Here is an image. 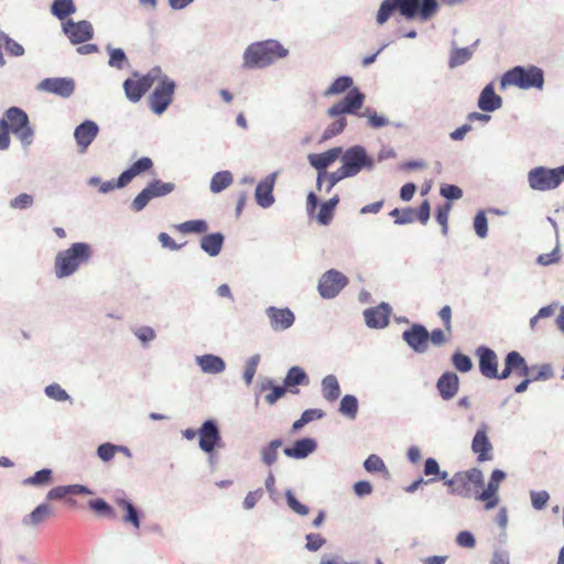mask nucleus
Listing matches in <instances>:
<instances>
[{
	"instance_id": "obj_1",
	"label": "nucleus",
	"mask_w": 564,
	"mask_h": 564,
	"mask_svg": "<svg viewBox=\"0 0 564 564\" xmlns=\"http://www.w3.org/2000/svg\"><path fill=\"white\" fill-rule=\"evenodd\" d=\"M289 51L275 40L250 44L243 53V68H263L288 55Z\"/></svg>"
},
{
	"instance_id": "obj_2",
	"label": "nucleus",
	"mask_w": 564,
	"mask_h": 564,
	"mask_svg": "<svg viewBox=\"0 0 564 564\" xmlns=\"http://www.w3.org/2000/svg\"><path fill=\"white\" fill-rule=\"evenodd\" d=\"M91 257V248L85 242H75L68 249L57 253L54 269L57 278L63 279L72 275Z\"/></svg>"
},
{
	"instance_id": "obj_3",
	"label": "nucleus",
	"mask_w": 564,
	"mask_h": 564,
	"mask_svg": "<svg viewBox=\"0 0 564 564\" xmlns=\"http://www.w3.org/2000/svg\"><path fill=\"white\" fill-rule=\"evenodd\" d=\"M544 85L543 70L534 65L529 67L516 66L503 74L500 89L514 86L519 89H542Z\"/></svg>"
},
{
	"instance_id": "obj_4",
	"label": "nucleus",
	"mask_w": 564,
	"mask_h": 564,
	"mask_svg": "<svg viewBox=\"0 0 564 564\" xmlns=\"http://www.w3.org/2000/svg\"><path fill=\"white\" fill-rule=\"evenodd\" d=\"M564 182V165L549 169L536 166L529 171L528 183L534 191L546 192L556 188Z\"/></svg>"
},
{
	"instance_id": "obj_5",
	"label": "nucleus",
	"mask_w": 564,
	"mask_h": 564,
	"mask_svg": "<svg viewBox=\"0 0 564 564\" xmlns=\"http://www.w3.org/2000/svg\"><path fill=\"white\" fill-rule=\"evenodd\" d=\"M445 484L451 488L452 494L468 498L474 489L482 487L484 476L480 469L470 468L456 473L452 478L446 479Z\"/></svg>"
},
{
	"instance_id": "obj_6",
	"label": "nucleus",
	"mask_w": 564,
	"mask_h": 564,
	"mask_svg": "<svg viewBox=\"0 0 564 564\" xmlns=\"http://www.w3.org/2000/svg\"><path fill=\"white\" fill-rule=\"evenodd\" d=\"M160 77L161 68L154 67L143 76L134 74L132 78L126 79L123 89L127 98L132 102H138Z\"/></svg>"
},
{
	"instance_id": "obj_7",
	"label": "nucleus",
	"mask_w": 564,
	"mask_h": 564,
	"mask_svg": "<svg viewBox=\"0 0 564 564\" xmlns=\"http://www.w3.org/2000/svg\"><path fill=\"white\" fill-rule=\"evenodd\" d=\"M11 130L24 147L33 141V129L30 126L28 115L18 107H11L6 111L4 118Z\"/></svg>"
},
{
	"instance_id": "obj_8",
	"label": "nucleus",
	"mask_w": 564,
	"mask_h": 564,
	"mask_svg": "<svg viewBox=\"0 0 564 564\" xmlns=\"http://www.w3.org/2000/svg\"><path fill=\"white\" fill-rule=\"evenodd\" d=\"M343 165L340 169L344 175L352 177L357 175L362 169L372 167V160L367 155L366 150L360 145H355L347 149L340 156Z\"/></svg>"
},
{
	"instance_id": "obj_9",
	"label": "nucleus",
	"mask_w": 564,
	"mask_h": 564,
	"mask_svg": "<svg viewBox=\"0 0 564 564\" xmlns=\"http://www.w3.org/2000/svg\"><path fill=\"white\" fill-rule=\"evenodd\" d=\"M158 82L159 84L149 97V105L154 113L162 115L173 101L175 83L162 75Z\"/></svg>"
},
{
	"instance_id": "obj_10",
	"label": "nucleus",
	"mask_w": 564,
	"mask_h": 564,
	"mask_svg": "<svg viewBox=\"0 0 564 564\" xmlns=\"http://www.w3.org/2000/svg\"><path fill=\"white\" fill-rule=\"evenodd\" d=\"M366 96L357 87H352L341 100L328 108L330 118L344 117L346 113H357L364 106Z\"/></svg>"
},
{
	"instance_id": "obj_11",
	"label": "nucleus",
	"mask_w": 564,
	"mask_h": 564,
	"mask_svg": "<svg viewBox=\"0 0 564 564\" xmlns=\"http://www.w3.org/2000/svg\"><path fill=\"white\" fill-rule=\"evenodd\" d=\"M339 202L338 196H334L330 199L324 202L318 212L315 214L316 208L318 206L317 197L314 193H310L306 199V209L310 216L315 217L318 224L323 226H327L330 224L334 217V212Z\"/></svg>"
},
{
	"instance_id": "obj_12",
	"label": "nucleus",
	"mask_w": 564,
	"mask_h": 564,
	"mask_svg": "<svg viewBox=\"0 0 564 564\" xmlns=\"http://www.w3.org/2000/svg\"><path fill=\"white\" fill-rule=\"evenodd\" d=\"M348 283V279L337 270H328L318 282L319 294L324 299L335 297Z\"/></svg>"
},
{
	"instance_id": "obj_13",
	"label": "nucleus",
	"mask_w": 564,
	"mask_h": 564,
	"mask_svg": "<svg viewBox=\"0 0 564 564\" xmlns=\"http://www.w3.org/2000/svg\"><path fill=\"white\" fill-rule=\"evenodd\" d=\"M343 153L341 148H332L323 153L310 154V164L317 170V187L321 188L322 182L326 176V169L333 164Z\"/></svg>"
},
{
	"instance_id": "obj_14",
	"label": "nucleus",
	"mask_w": 564,
	"mask_h": 564,
	"mask_svg": "<svg viewBox=\"0 0 564 564\" xmlns=\"http://www.w3.org/2000/svg\"><path fill=\"white\" fill-rule=\"evenodd\" d=\"M476 356L479 359V371L485 378L500 379V372L498 371V357L492 349L486 346H480L476 349Z\"/></svg>"
},
{
	"instance_id": "obj_15",
	"label": "nucleus",
	"mask_w": 564,
	"mask_h": 564,
	"mask_svg": "<svg viewBox=\"0 0 564 564\" xmlns=\"http://www.w3.org/2000/svg\"><path fill=\"white\" fill-rule=\"evenodd\" d=\"M198 436L199 447L206 453H212L221 442L220 432L216 423L212 420H207L203 423L198 430Z\"/></svg>"
},
{
	"instance_id": "obj_16",
	"label": "nucleus",
	"mask_w": 564,
	"mask_h": 564,
	"mask_svg": "<svg viewBox=\"0 0 564 564\" xmlns=\"http://www.w3.org/2000/svg\"><path fill=\"white\" fill-rule=\"evenodd\" d=\"M37 88L63 98H68L75 90V83L73 79L64 77L45 78L39 84Z\"/></svg>"
},
{
	"instance_id": "obj_17",
	"label": "nucleus",
	"mask_w": 564,
	"mask_h": 564,
	"mask_svg": "<svg viewBox=\"0 0 564 564\" xmlns=\"http://www.w3.org/2000/svg\"><path fill=\"white\" fill-rule=\"evenodd\" d=\"M404 341L416 352H425L430 339V333L420 324H414L403 332Z\"/></svg>"
},
{
	"instance_id": "obj_18",
	"label": "nucleus",
	"mask_w": 564,
	"mask_h": 564,
	"mask_svg": "<svg viewBox=\"0 0 564 564\" xmlns=\"http://www.w3.org/2000/svg\"><path fill=\"white\" fill-rule=\"evenodd\" d=\"M63 31L72 43H84L93 37V26L88 21L73 22L70 20L63 23Z\"/></svg>"
},
{
	"instance_id": "obj_19",
	"label": "nucleus",
	"mask_w": 564,
	"mask_h": 564,
	"mask_svg": "<svg viewBox=\"0 0 564 564\" xmlns=\"http://www.w3.org/2000/svg\"><path fill=\"white\" fill-rule=\"evenodd\" d=\"M99 132L98 124L93 120H85L76 127L74 138L79 148V152L84 153L93 143Z\"/></svg>"
},
{
	"instance_id": "obj_20",
	"label": "nucleus",
	"mask_w": 564,
	"mask_h": 564,
	"mask_svg": "<svg viewBox=\"0 0 564 564\" xmlns=\"http://www.w3.org/2000/svg\"><path fill=\"white\" fill-rule=\"evenodd\" d=\"M519 377H529L530 368L525 359L516 350L510 351L505 359V368L500 372V379H507L511 373Z\"/></svg>"
},
{
	"instance_id": "obj_21",
	"label": "nucleus",
	"mask_w": 564,
	"mask_h": 564,
	"mask_svg": "<svg viewBox=\"0 0 564 564\" xmlns=\"http://www.w3.org/2000/svg\"><path fill=\"white\" fill-rule=\"evenodd\" d=\"M471 449L477 454L479 463L492 459V445L487 436V426H481L475 434L471 442Z\"/></svg>"
},
{
	"instance_id": "obj_22",
	"label": "nucleus",
	"mask_w": 564,
	"mask_h": 564,
	"mask_svg": "<svg viewBox=\"0 0 564 564\" xmlns=\"http://www.w3.org/2000/svg\"><path fill=\"white\" fill-rule=\"evenodd\" d=\"M265 312L274 330H284L291 327L295 321L293 312L289 308L270 306Z\"/></svg>"
},
{
	"instance_id": "obj_23",
	"label": "nucleus",
	"mask_w": 564,
	"mask_h": 564,
	"mask_svg": "<svg viewBox=\"0 0 564 564\" xmlns=\"http://www.w3.org/2000/svg\"><path fill=\"white\" fill-rule=\"evenodd\" d=\"M364 315L369 327L382 328L389 323L390 308L388 304L382 303L378 306L366 310Z\"/></svg>"
},
{
	"instance_id": "obj_24",
	"label": "nucleus",
	"mask_w": 564,
	"mask_h": 564,
	"mask_svg": "<svg viewBox=\"0 0 564 564\" xmlns=\"http://www.w3.org/2000/svg\"><path fill=\"white\" fill-rule=\"evenodd\" d=\"M275 183V174H270L259 182L256 188V200L261 207H270L274 197L272 195L273 186Z\"/></svg>"
},
{
	"instance_id": "obj_25",
	"label": "nucleus",
	"mask_w": 564,
	"mask_h": 564,
	"mask_svg": "<svg viewBox=\"0 0 564 564\" xmlns=\"http://www.w3.org/2000/svg\"><path fill=\"white\" fill-rule=\"evenodd\" d=\"M153 167V162L150 158H141L135 161L128 170L122 172L118 178L119 186L128 185L135 176L150 171Z\"/></svg>"
},
{
	"instance_id": "obj_26",
	"label": "nucleus",
	"mask_w": 564,
	"mask_h": 564,
	"mask_svg": "<svg viewBox=\"0 0 564 564\" xmlns=\"http://www.w3.org/2000/svg\"><path fill=\"white\" fill-rule=\"evenodd\" d=\"M436 387L441 397L444 400H449L458 392L459 378L454 372H445L438 378Z\"/></svg>"
},
{
	"instance_id": "obj_27",
	"label": "nucleus",
	"mask_w": 564,
	"mask_h": 564,
	"mask_svg": "<svg viewBox=\"0 0 564 564\" xmlns=\"http://www.w3.org/2000/svg\"><path fill=\"white\" fill-rule=\"evenodd\" d=\"M502 105V99L495 93L494 85L488 84L480 93L478 99V107L486 112H491L499 109Z\"/></svg>"
},
{
	"instance_id": "obj_28",
	"label": "nucleus",
	"mask_w": 564,
	"mask_h": 564,
	"mask_svg": "<svg viewBox=\"0 0 564 564\" xmlns=\"http://www.w3.org/2000/svg\"><path fill=\"white\" fill-rule=\"evenodd\" d=\"M2 48L6 50L9 56L19 57L24 54V48L17 41L11 39L8 34L0 31V66L6 65V59L3 56Z\"/></svg>"
},
{
	"instance_id": "obj_29",
	"label": "nucleus",
	"mask_w": 564,
	"mask_h": 564,
	"mask_svg": "<svg viewBox=\"0 0 564 564\" xmlns=\"http://www.w3.org/2000/svg\"><path fill=\"white\" fill-rule=\"evenodd\" d=\"M316 448V443L311 438H302L294 443L292 447L284 448V454L293 458H304Z\"/></svg>"
},
{
	"instance_id": "obj_30",
	"label": "nucleus",
	"mask_w": 564,
	"mask_h": 564,
	"mask_svg": "<svg viewBox=\"0 0 564 564\" xmlns=\"http://www.w3.org/2000/svg\"><path fill=\"white\" fill-rule=\"evenodd\" d=\"M196 361L200 369L207 373H219L225 369V361L218 356L204 355L197 357Z\"/></svg>"
},
{
	"instance_id": "obj_31",
	"label": "nucleus",
	"mask_w": 564,
	"mask_h": 564,
	"mask_svg": "<svg viewBox=\"0 0 564 564\" xmlns=\"http://www.w3.org/2000/svg\"><path fill=\"white\" fill-rule=\"evenodd\" d=\"M224 236L219 232L206 235L200 240V248L212 257H216L221 251Z\"/></svg>"
},
{
	"instance_id": "obj_32",
	"label": "nucleus",
	"mask_w": 564,
	"mask_h": 564,
	"mask_svg": "<svg viewBox=\"0 0 564 564\" xmlns=\"http://www.w3.org/2000/svg\"><path fill=\"white\" fill-rule=\"evenodd\" d=\"M53 516L52 508L47 503L37 506L28 517L23 519V524L36 527Z\"/></svg>"
},
{
	"instance_id": "obj_33",
	"label": "nucleus",
	"mask_w": 564,
	"mask_h": 564,
	"mask_svg": "<svg viewBox=\"0 0 564 564\" xmlns=\"http://www.w3.org/2000/svg\"><path fill=\"white\" fill-rule=\"evenodd\" d=\"M322 392L324 398L329 401H336L340 395V387L335 376L328 375L322 381Z\"/></svg>"
},
{
	"instance_id": "obj_34",
	"label": "nucleus",
	"mask_w": 564,
	"mask_h": 564,
	"mask_svg": "<svg viewBox=\"0 0 564 564\" xmlns=\"http://www.w3.org/2000/svg\"><path fill=\"white\" fill-rule=\"evenodd\" d=\"M76 11L73 0H54L51 6V12L58 20H65Z\"/></svg>"
},
{
	"instance_id": "obj_35",
	"label": "nucleus",
	"mask_w": 564,
	"mask_h": 564,
	"mask_svg": "<svg viewBox=\"0 0 564 564\" xmlns=\"http://www.w3.org/2000/svg\"><path fill=\"white\" fill-rule=\"evenodd\" d=\"M118 452L126 454L128 457L131 456L130 451L127 447L113 445L111 443H104L97 448V455L102 462H109Z\"/></svg>"
},
{
	"instance_id": "obj_36",
	"label": "nucleus",
	"mask_w": 564,
	"mask_h": 564,
	"mask_svg": "<svg viewBox=\"0 0 564 564\" xmlns=\"http://www.w3.org/2000/svg\"><path fill=\"white\" fill-rule=\"evenodd\" d=\"M116 503L124 511L123 521L131 523L135 529L140 528V518L133 505L124 499H117Z\"/></svg>"
},
{
	"instance_id": "obj_37",
	"label": "nucleus",
	"mask_w": 564,
	"mask_h": 564,
	"mask_svg": "<svg viewBox=\"0 0 564 564\" xmlns=\"http://www.w3.org/2000/svg\"><path fill=\"white\" fill-rule=\"evenodd\" d=\"M354 82L349 76H340L336 78L332 85L324 91L325 97L339 95L345 93L346 90H350Z\"/></svg>"
},
{
	"instance_id": "obj_38",
	"label": "nucleus",
	"mask_w": 564,
	"mask_h": 564,
	"mask_svg": "<svg viewBox=\"0 0 564 564\" xmlns=\"http://www.w3.org/2000/svg\"><path fill=\"white\" fill-rule=\"evenodd\" d=\"M232 174L229 171L217 172L210 181V191L219 193L232 183Z\"/></svg>"
},
{
	"instance_id": "obj_39",
	"label": "nucleus",
	"mask_w": 564,
	"mask_h": 564,
	"mask_svg": "<svg viewBox=\"0 0 564 564\" xmlns=\"http://www.w3.org/2000/svg\"><path fill=\"white\" fill-rule=\"evenodd\" d=\"M176 228L182 234H204L207 231L208 225L203 219H195V220L184 221V223L177 225Z\"/></svg>"
},
{
	"instance_id": "obj_40",
	"label": "nucleus",
	"mask_w": 564,
	"mask_h": 564,
	"mask_svg": "<svg viewBox=\"0 0 564 564\" xmlns=\"http://www.w3.org/2000/svg\"><path fill=\"white\" fill-rule=\"evenodd\" d=\"M397 9H399L397 0H383L377 13L378 24L386 23Z\"/></svg>"
},
{
	"instance_id": "obj_41",
	"label": "nucleus",
	"mask_w": 564,
	"mask_h": 564,
	"mask_svg": "<svg viewBox=\"0 0 564 564\" xmlns=\"http://www.w3.org/2000/svg\"><path fill=\"white\" fill-rule=\"evenodd\" d=\"M306 381H307V376H306L305 371L302 368L294 366V367L290 368V370L288 371V375L284 379V386L293 387V386L303 384Z\"/></svg>"
},
{
	"instance_id": "obj_42",
	"label": "nucleus",
	"mask_w": 564,
	"mask_h": 564,
	"mask_svg": "<svg viewBox=\"0 0 564 564\" xmlns=\"http://www.w3.org/2000/svg\"><path fill=\"white\" fill-rule=\"evenodd\" d=\"M339 411L341 414L355 419L358 412L357 399L350 394L345 395L340 401Z\"/></svg>"
},
{
	"instance_id": "obj_43",
	"label": "nucleus",
	"mask_w": 564,
	"mask_h": 564,
	"mask_svg": "<svg viewBox=\"0 0 564 564\" xmlns=\"http://www.w3.org/2000/svg\"><path fill=\"white\" fill-rule=\"evenodd\" d=\"M282 445L281 440H273L270 444L264 447L261 452L262 460L268 466L273 465L278 459V449Z\"/></svg>"
},
{
	"instance_id": "obj_44",
	"label": "nucleus",
	"mask_w": 564,
	"mask_h": 564,
	"mask_svg": "<svg viewBox=\"0 0 564 564\" xmlns=\"http://www.w3.org/2000/svg\"><path fill=\"white\" fill-rule=\"evenodd\" d=\"M471 55L473 53L468 47L455 48L451 53L448 65L451 68H455L469 61Z\"/></svg>"
},
{
	"instance_id": "obj_45",
	"label": "nucleus",
	"mask_w": 564,
	"mask_h": 564,
	"mask_svg": "<svg viewBox=\"0 0 564 564\" xmlns=\"http://www.w3.org/2000/svg\"><path fill=\"white\" fill-rule=\"evenodd\" d=\"M52 481V470L48 468L36 471L33 476L24 480V485L30 486H43L48 485Z\"/></svg>"
},
{
	"instance_id": "obj_46",
	"label": "nucleus",
	"mask_w": 564,
	"mask_h": 564,
	"mask_svg": "<svg viewBox=\"0 0 564 564\" xmlns=\"http://www.w3.org/2000/svg\"><path fill=\"white\" fill-rule=\"evenodd\" d=\"M148 188L154 198L170 194L174 191L175 185L173 183H164L160 180H154L148 185Z\"/></svg>"
},
{
	"instance_id": "obj_47",
	"label": "nucleus",
	"mask_w": 564,
	"mask_h": 564,
	"mask_svg": "<svg viewBox=\"0 0 564 564\" xmlns=\"http://www.w3.org/2000/svg\"><path fill=\"white\" fill-rule=\"evenodd\" d=\"M476 499L485 502V508L487 510L494 509L499 502L498 495L494 491L492 486H487L485 490L477 495Z\"/></svg>"
},
{
	"instance_id": "obj_48",
	"label": "nucleus",
	"mask_w": 564,
	"mask_h": 564,
	"mask_svg": "<svg viewBox=\"0 0 564 564\" xmlns=\"http://www.w3.org/2000/svg\"><path fill=\"white\" fill-rule=\"evenodd\" d=\"M89 508L94 510L96 513L104 516L106 518L113 519L116 517L113 509L110 505H108L104 499H94L88 502Z\"/></svg>"
},
{
	"instance_id": "obj_49",
	"label": "nucleus",
	"mask_w": 564,
	"mask_h": 564,
	"mask_svg": "<svg viewBox=\"0 0 564 564\" xmlns=\"http://www.w3.org/2000/svg\"><path fill=\"white\" fill-rule=\"evenodd\" d=\"M347 126V120L345 117H336V120L332 122L323 133V140H328L335 135L340 134Z\"/></svg>"
},
{
	"instance_id": "obj_50",
	"label": "nucleus",
	"mask_w": 564,
	"mask_h": 564,
	"mask_svg": "<svg viewBox=\"0 0 564 564\" xmlns=\"http://www.w3.org/2000/svg\"><path fill=\"white\" fill-rule=\"evenodd\" d=\"M324 413L318 409H310L302 413L301 417L293 423V430L297 431L313 420L323 417Z\"/></svg>"
},
{
	"instance_id": "obj_51",
	"label": "nucleus",
	"mask_w": 564,
	"mask_h": 564,
	"mask_svg": "<svg viewBox=\"0 0 564 564\" xmlns=\"http://www.w3.org/2000/svg\"><path fill=\"white\" fill-rule=\"evenodd\" d=\"M452 362L459 372H468L473 368L471 359L467 355L458 351L452 356Z\"/></svg>"
},
{
	"instance_id": "obj_52",
	"label": "nucleus",
	"mask_w": 564,
	"mask_h": 564,
	"mask_svg": "<svg viewBox=\"0 0 564 564\" xmlns=\"http://www.w3.org/2000/svg\"><path fill=\"white\" fill-rule=\"evenodd\" d=\"M399 2V11L406 19H413L419 11V0H397Z\"/></svg>"
},
{
	"instance_id": "obj_53",
	"label": "nucleus",
	"mask_w": 564,
	"mask_h": 564,
	"mask_svg": "<svg viewBox=\"0 0 564 564\" xmlns=\"http://www.w3.org/2000/svg\"><path fill=\"white\" fill-rule=\"evenodd\" d=\"M364 467L369 473L384 471L388 473L383 460L378 455H370L364 463Z\"/></svg>"
},
{
	"instance_id": "obj_54",
	"label": "nucleus",
	"mask_w": 564,
	"mask_h": 564,
	"mask_svg": "<svg viewBox=\"0 0 564 564\" xmlns=\"http://www.w3.org/2000/svg\"><path fill=\"white\" fill-rule=\"evenodd\" d=\"M424 474L426 476L435 475L437 479L446 480L448 474L446 471H440L438 463L434 458H427L424 464Z\"/></svg>"
},
{
	"instance_id": "obj_55",
	"label": "nucleus",
	"mask_w": 564,
	"mask_h": 564,
	"mask_svg": "<svg viewBox=\"0 0 564 564\" xmlns=\"http://www.w3.org/2000/svg\"><path fill=\"white\" fill-rule=\"evenodd\" d=\"M437 9L438 4L436 0H423L422 4H419L417 13H420L423 20H427L436 13Z\"/></svg>"
},
{
	"instance_id": "obj_56",
	"label": "nucleus",
	"mask_w": 564,
	"mask_h": 564,
	"mask_svg": "<svg viewBox=\"0 0 564 564\" xmlns=\"http://www.w3.org/2000/svg\"><path fill=\"white\" fill-rule=\"evenodd\" d=\"M152 198H153V196H152L150 189L147 186L133 199V202H132L133 210H135V212L142 210Z\"/></svg>"
},
{
	"instance_id": "obj_57",
	"label": "nucleus",
	"mask_w": 564,
	"mask_h": 564,
	"mask_svg": "<svg viewBox=\"0 0 564 564\" xmlns=\"http://www.w3.org/2000/svg\"><path fill=\"white\" fill-rule=\"evenodd\" d=\"M474 228L478 237L485 238L488 232V221L484 212H479L474 218Z\"/></svg>"
},
{
	"instance_id": "obj_58",
	"label": "nucleus",
	"mask_w": 564,
	"mask_h": 564,
	"mask_svg": "<svg viewBox=\"0 0 564 564\" xmlns=\"http://www.w3.org/2000/svg\"><path fill=\"white\" fill-rule=\"evenodd\" d=\"M260 357L258 355L252 356L248 359L245 371H243V379L247 384H250L253 380V377L257 371V367L259 365Z\"/></svg>"
},
{
	"instance_id": "obj_59",
	"label": "nucleus",
	"mask_w": 564,
	"mask_h": 564,
	"mask_svg": "<svg viewBox=\"0 0 564 564\" xmlns=\"http://www.w3.org/2000/svg\"><path fill=\"white\" fill-rule=\"evenodd\" d=\"M127 62V56L121 48H112L109 56V65L118 69L123 68Z\"/></svg>"
},
{
	"instance_id": "obj_60",
	"label": "nucleus",
	"mask_w": 564,
	"mask_h": 564,
	"mask_svg": "<svg viewBox=\"0 0 564 564\" xmlns=\"http://www.w3.org/2000/svg\"><path fill=\"white\" fill-rule=\"evenodd\" d=\"M45 393L56 401H65L68 399L67 392L57 383L50 384L45 388Z\"/></svg>"
},
{
	"instance_id": "obj_61",
	"label": "nucleus",
	"mask_w": 564,
	"mask_h": 564,
	"mask_svg": "<svg viewBox=\"0 0 564 564\" xmlns=\"http://www.w3.org/2000/svg\"><path fill=\"white\" fill-rule=\"evenodd\" d=\"M531 371H535L533 375H532V380H547L550 378L553 377V369L550 365H541V366H538V367H533L532 369H530V372Z\"/></svg>"
},
{
	"instance_id": "obj_62",
	"label": "nucleus",
	"mask_w": 564,
	"mask_h": 564,
	"mask_svg": "<svg viewBox=\"0 0 564 564\" xmlns=\"http://www.w3.org/2000/svg\"><path fill=\"white\" fill-rule=\"evenodd\" d=\"M451 207H452L451 204L447 203V204L438 207L437 212H436V220L442 226V231L444 235L447 234V229H448L447 221H448V215H449Z\"/></svg>"
},
{
	"instance_id": "obj_63",
	"label": "nucleus",
	"mask_w": 564,
	"mask_h": 564,
	"mask_svg": "<svg viewBox=\"0 0 564 564\" xmlns=\"http://www.w3.org/2000/svg\"><path fill=\"white\" fill-rule=\"evenodd\" d=\"M530 497L532 506L536 510L543 509L550 499V496L545 490L532 491Z\"/></svg>"
},
{
	"instance_id": "obj_64",
	"label": "nucleus",
	"mask_w": 564,
	"mask_h": 564,
	"mask_svg": "<svg viewBox=\"0 0 564 564\" xmlns=\"http://www.w3.org/2000/svg\"><path fill=\"white\" fill-rule=\"evenodd\" d=\"M33 204V197L29 194H20L10 202V206L14 209H25L31 207Z\"/></svg>"
}]
</instances>
